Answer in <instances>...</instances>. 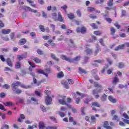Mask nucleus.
<instances>
[{"label":"nucleus","mask_w":129,"mask_h":129,"mask_svg":"<svg viewBox=\"0 0 129 129\" xmlns=\"http://www.w3.org/2000/svg\"><path fill=\"white\" fill-rule=\"evenodd\" d=\"M94 86L95 87H97V88H100L98 90H93V95H95V98H98L99 97V95L97 94L101 92V90L103 89V88L102 87V86L99 85L97 82L94 83Z\"/></svg>","instance_id":"obj_1"},{"label":"nucleus","mask_w":129,"mask_h":129,"mask_svg":"<svg viewBox=\"0 0 129 129\" xmlns=\"http://www.w3.org/2000/svg\"><path fill=\"white\" fill-rule=\"evenodd\" d=\"M46 96L45 97V103L46 105H50L52 103V97L50 96V91L48 90H46L44 91Z\"/></svg>","instance_id":"obj_2"},{"label":"nucleus","mask_w":129,"mask_h":129,"mask_svg":"<svg viewBox=\"0 0 129 129\" xmlns=\"http://www.w3.org/2000/svg\"><path fill=\"white\" fill-rule=\"evenodd\" d=\"M58 101L60 104H62V105H67L69 107V108H71V105H69L66 102V96H62L61 97V98L58 100Z\"/></svg>","instance_id":"obj_3"},{"label":"nucleus","mask_w":129,"mask_h":129,"mask_svg":"<svg viewBox=\"0 0 129 129\" xmlns=\"http://www.w3.org/2000/svg\"><path fill=\"white\" fill-rule=\"evenodd\" d=\"M21 8L25 11L26 12H28V11H29V12H31V13H34L36 14V13H38V11L36 10H34L29 7L25 6H21Z\"/></svg>","instance_id":"obj_4"},{"label":"nucleus","mask_w":129,"mask_h":129,"mask_svg":"<svg viewBox=\"0 0 129 129\" xmlns=\"http://www.w3.org/2000/svg\"><path fill=\"white\" fill-rule=\"evenodd\" d=\"M45 71L46 73L43 70H38L37 72L40 74H43L44 75H45L46 77H48V74L51 72V68L46 69Z\"/></svg>","instance_id":"obj_5"},{"label":"nucleus","mask_w":129,"mask_h":129,"mask_svg":"<svg viewBox=\"0 0 129 129\" xmlns=\"http://www.w3.org/2000/svg\"><path fill=\"white\" fill-rule=\"evenodd\" d=\"M12 88L14 93H16L17 94H20L22 93V90L18 89L17 87H12Z\"/></svg>","instance_id":"obj_6"},{"label":"nucleus","mask_w":129,"mask_h":129,"mask_svg":"<svg viewBox=\"0 0 129 129\" xmlns=\"http://www.w3.org/2000/svg\"><path fill=\"white\" fill-rule=\"evenodd\" d=\"M60 58L62 60H65L66 61H67L68 62H69L70 63V62H72V60H71V58L67 57L66 55L62 54V55H60Z\"/></svg>","instance_id":"obj_7"},{"label":"nucleus","mask_w":129,"mask_h":129,"mask_svg":"<svg viewBox=\"0 0 129 129\" xmlns=\"http://www.w3.org/2000/svg\"><path fill=\"white\" fill-rule=\"evenodd\" d=\"M109 124L108 123V121H105L103 122V126L106 128V129H112V127L110 126H108Z\"/></svg>","instance_id":"obj_8"},{"label":"nucleus","mask_w":129,"mask_h":129,"mask_svg":"<svg viewBox=\"0 0 129 129\" xmlns=\"http://www.w3.org/2000/svg\"><path fill=\"white\" fill-rule=\"evenodd\" d=\"M77 33H82V34H84V33L86 32V28L85 27H82L80 29V28H77Z\"/></svg>","instance_id":"obj_9"},{"label":"nucleus","mask_w":129,"mask_h":129,"mask_svg":"<svg viewBox=\"0 0 129 129\" xmlns=\"http://www.w3.org/2000/svg\"><path fill=\"white\" fill-rule=\"evenodd\" d=\"M88 47H89V45H87L86 46V49L85 50L87 55H89L92 53V49H91L90 48H88Z\"/></svg>","instance_id":"obj_10"},{"label":"nucleus","mask_w":129,"mask_h":129,"mask_svg":"<svg viewBox=\"0 0 129 129\" xmlns=\"http://www.w3.org/2000/svg\"><path fill=\"white\" fill-rule=\"evenodd\" d=\"M108 99L112 103H115V102H116V99L113 98V97H112V96H109L108 97Z\"/></svg>","instance_id":"obj_11"},{"label":"nucleus","mask_w":129,"mask_h":129,"mask_svg":"<svg viewBox=\"0 0 129 129\" xmlns=\"http://www.w3.org/2000/svg\"><path fill=\"white\" fill-rule=\"evenodd\" d=\"M17 58L19 61H21V60H23L24 58H27V52L24 54H22L21 55H17Z\"/></svg>","instance_id":"obj_12"},{"label":"nucleus","mask_w":129,"mask_h":129,"mask_svg":"<svg viewBox=\"0 0 129 129\" xmlns=\"http://www.w3.org/2000/svg\"><path fill=\"white\" fill-rule=\"evenodd\" d=\"M110 33L111 35L113 36V39H116V37H114V35H115V29L113 27H111L110 28Z\"/></svg>","instance_id":"obj_13"},{"label":"nucleus","mask_w":129,"mask_h":129,"mask_svg":"<svg viewBox=\"0 0 129 129\" xmlns=\"http://www.w3.org/2000/svg\"><path fill=\"white\" fill-rule=\"evenodd\" d=\"M95 116L96 117H99V115L98 114H95V116H91V123H92V122H95L96 121V118H95Z\"/></svg>","instance_id":"obj_14"},{"label":"nucleus","mask_w":129,"mask_h":129,"mask_svg":"<svg viewBox=\"0 0 129 129\" xmlns=\"http://www.w3.org/2000/svg\"><path fill=\"white\" fill-rule=\"evenodd\" d=\"M123 49H124V44H123L116 47L114 50L115 51H118V50H122Z\"/></svg>","instance_id":"obj_15"},{"label":"nucleus","mask_w":129,"mask_h":129,"mask_svg":"<svg viewBox=\"0 0 129 129\" xmlns=\"http://www.w3.org/2000/svg\"><path fill=\"white\" fill-rule=\"evenodd\" d=\"M81 58V56H77L75 58H71V60H72V61H70V63H74V62L76 61H79Z\"/></svg>","instance_id":"obj_16"},{"label":"nucleus","mask_w":129,"mask_h":129,"mask_svg":"<svg viewBox=\"0 0 129 129\" xmlns=\"http://www.w3.org/2000/svg\"><path fill=\"white\" fill-rule=\"evenodd\" d=\"M6 62H7L8 66H10V67H13V62H12L11 58H10L9 57L7 58L6 59Z\"/></svg>","instance_id":"obj_17"},{"label":"nucleus","mask_w":129,"mask_h":129,"mask_svg":"<svg viewBox=\"0 0 129 129\" xmlns=\"http://www.w3.org/2000/svg\"><path fill=\"white\" fill-rule=\"evenodd\" d=\"M58 20L59 22H62L64 21V18L62 17L60 12H58Z\"/></svg>","instance_id":"obj_18"},{"label":"nucleus","mask_w":129,"mask_h":129,"mask_svg":"<svg viewBox=\"0 0 129 129\" xmlns=\"http://www.w3.org/2000/svg\"><path fill=\"white\" fill-rule=\"evenodd\" d=\"M70 42L71 43V45H70V47H71V48H73L74 49H76L77 48L76 47V45L74 44V41L72 39H70Z\"/></svg>","instance_id":"obj_19"},{"label":"nucleus","mask_w":129,"mask_h":129,"mask_svg":"<svg viewBox=\"0 0 129 129\" xmlns=\"http://www.w3.org/2000/svg\"><path fill=\"white\" fill-rule=\"evenodd\" d=\"M5 106H14L15 104H14L12 102H7L6 103H4Z\"/></svg>","instance_id":"obj_20"},{"label":"nucleus","mask_w":129,"mask_h":129,"mask_svg":"<svg viewBox=\"0 0 129 129\" xmlns=\"http://www.w3.org/2000/svg\"><path fill=\"white\" fill-rule=\"evenodd\" d=\"M10 33H11V29H3L2 30V34H4V35L10 34Z\"/></svg>","instance_id":"obj_21"},{"label":"nucleus","mask_w":129,"mask_h":129,"mask_svg":"<svg viewBox=\"0 0 129 129\" xmlns=\"http://www.w3.org/2000/svg\"><path fill=\"white\" fill-rule=\"evenodd\" d=\"M61 84H63L64 86V88H66V89H69V86H68V83L66 82V81H62L61 82Z\"/></svg>","instance_id":"obj_22"},{"label":"nucleus","mask_w":129,"mask_h":129,"mask_svg":"<svg viewBox=\"0 0 129 129\" xmlns=\"http://www.w3.org/2000/svg\"><path fill=\"white\" fill-rule=\"evenodd\" d=\"M20 85H21V82H17L13 83L11 85V87H17V86H20Z\"/></svg>","instance_id":"obj_23"},{"label":"nucleus","mask_w":129,"mask_h":129,"mask_svg":"<svg viewBox=\"0 0 129 129\" xmlns=\"http://www.w3.org/2000/svg\"><path fill=\"white\" fill-rule=\"evenodd\" d=\"M107 98V95H106L105 94H103L102 96L101 97V101H106Z\"/></svg>","instance_id":"obj_24"},{"label":"nucleus","mask_w":129,"mask_h":129,"mask_svg":"<svg viewBox=\"0 0 129 129\" xmlns=\"http://www.w3.org/2000/svg\"><path fill=\"white\" fill-rule=\"evenodd\" d=\"M118 81H119L118 78H117V76H116L114 78V79L112 81V84H114V85H116V83H117Z\"/></svg>","instance_id":"obj_25"},{"label":"nucleus","mask_w":129,"mask_h":129,"mask_svg":"<svg viewBox=\"0 0 129 129\" xmlns=\"http://www.w3.org/2000/svg\"><path fill=\"white\" fill-rule=\"evenodd\" d=\"M39 129H44L45 128V124L42 121H41L39 123Z\"/></svg>","instance_id":"obj_26"},{"label":"nucleus","mask_w":129,"mask_h":129,"mask_svg":"<svg viewBox=\"0 0 129 129\" xmlns=\"http://www.w3.org/2000/svg\"><path fill=\"white\" fill-rule=\"evenodd\" d=\"M56 114H58V115H60L61 117H64V116L66 115V114L62 111L57 112Z\"/></svg>","instance_id":"obj_27"},{"label":"nucleus","mask_w":129,"mask_h":129,"mask_svg":"<svg viewBox=\"0 0 129 129\" xmlns=\"http://www.w3.org/2000/svg\"><path fill=\"white\" fill-rule=\"evenodd\" d=\"M21 87H22V88H24L25 89H29V88H32V86H26L24 84H22L20 85Z\"/></svg>","instance_id":"obj_28"},{"label":"nucleus","mask_w":129,"mask_h":129,"mask_svg":"<svg viewBox=\"0 0 129 129\" xmlns=\"http://www.w3.org/2000/svg\"><path fill=\"white\" fill-rule=\"evenodd\" d=\"M94 62H95V63H99V64H102L104 62V60L103 59H96V60H94Z\"/></svg>","instance_id":"obj_29"},{"label":"nucleus","mask_w":129,"mask_h":129,"mask_svg":"<svg viewBox=\"0 0 129 129\" xmlns=\"http://www.w3.org/2000/svg\"><path fill=\"white\" fill-rule=\"evenodd\" d=\"M51 57L53 59V60L57 61V62L59 61V58L56 57L54 53H51Z\"/></svg>","instance_id":"obj_30"},{"label":"nucleus","mask_w":129,"mask_h":129,"mask_svg":"<svg viewBox=\"0 0 129 129\" xmlns=\"http://www.w3.org/2000/svg\"><path fill=\"white\" fill-rule=\"evenodd\" d=\"M57 78H62V77H64V74L63 73V72H60L57 73Z\"/></svg>","instance_id":"obj_31"},{"label":"nucleus","mask_w":129,"mask_h":129,"mask_svg":"<svg viewBox=\"0 0 129 129\" xmlns=\"http://www.w3.org/2000/svg\"><path fill=\"white\" fill-rule=\"evenodd\" d=\"M107 5L108 7H112L113 6V0H109Z\"/></svg>","instance_id":"obj_32"},{"label":"nucleus","mask_w":129,"mask_h":129,"mask_svg":"<svg viewBox=\"0 0 129 129\" xmlns=\"http://www.w3.org/2000/svg\"><path fill=\"white\" fill-rule=\"evenodd\" d=\"M68 17L70 19V20H73L75 17L74 16V14L73 13H70L68 14Z\"/></svg>","instance_id":"obj_33"},{"label":"nucleus","mask_w":129,"mask_h":129,"mask_svg":"<svg viewBox=\"0 0 129 129\" xmlns=\"http://www.w3.org/2000/svg\"><path fill=\"white\" fill-rule=\"evenodd\" d=\"M15 68L16 69H20L21 68V62L20 61H17L15 64Z\"/></svg>","instance_id":"obj_34"},{"label":"nucleus","mask_w":129,"mask_h":129,"mask_svg":"<svg viewBox=\"0 0 129 129\" xmlns=\"http://www.w3.org/2000/svg\"><path fill=\"white\" fill-rule=\"evenodd\" d=\"M26 42L27 40H26L25 39H21L19 41L20 45H25Z\"/></svg>","instance_id":"obj_35"},{"label":"nucleus","mask_w":129,"mask_h":129,"mask_svg":"<svg viewBox=\"0 0 129 129\" xmlns=\"http://www.w3.org/2000/svg\"><path fill=\"white\" fill-rule=\"evenodd\" d=\"M92 106H96V107H99L100 105L97 102H94L92 103Z\"/></svg>","instance_id":"obj_36"},{"label":"nucleus","mask_w":129,"mask_h":129,"mask_svg":"<svg viewBox=\"0 0 129 129\" xmlns=\"http://www.w3.org/2000/svg\"><path fill=\"white\" fill-rule=\"evenodd\" d=\"M3 88H5V89H10L11 88V85L9 84H5L3 85Z\"/></svg>","instance_id":"obj_37"},{"label":"nucleus","mask_w":129,"mask_h":129,"mask_svg":"<svg viewBox=\"0 0 129 129\" xmlns=\"http://www.w3.org/2000/svg\"><path fill=\"white\" fill-rule=\"evenodd\" d=\"M33 83L34 84H36V85H37V86H39V85H40V82H37V79H36V78H35V77H33Z\"/></svg>","instance_id":"obj_38"},{"label":"nucleus","mask_w":129,"mask_h":129,"mask_svg":"<svg viewBox=\"0 0 129 129\" xmlns=\"http://www.w3.org/2000/svg\"><path fill=\"white\" fill-rule=\"evenodd\" d=\"M33 60H34L35 63H41L42 61L41 59H39L38 57H35Z\"/></svg>","instance_id":"obj_39"},{"label":"nucleus","mask_w":129,"mask_h":129,"mask_svg":"<svg viewBox=\"0 0 129 129\" xmlns=\"http://www.w3.org/2000/svg\"><path fill=\"white\" fill-rule=\"evenodd\" d=\"M68 8V7L66 5H64L63 6L61 7V9L64 11V12H66V10Z\"/></svg>","instance_id":"obj_40"},{"label":"nucleus","mask_w":129,"mask_h":129,"mask_svg":"<svg viewBox=\"0 0 129 129\" xmlns=\"http://www.w3.org/2000/svg\"><path fill=\"white\" fill-rule=\"evenodd\" d=\"M39 28L42 32H45V31H46V29H45V28H44V26L43 25H40Z\"/></svg>","instance_id":"obj_41"},{"label":"nucleus","mask_w":129,"mask_h":129,"mask_svg":"<svg viewBox=\"0 0 129 129\" xmlns=\"http://www.w3.org/2000/svg\"><path fill=\"white\" fill-rule=\"evenodd\" d=\"M79 70L81 72V73H84V74H86V71L84 69H82L81 68H79Z\"/></svg>","instance_id":"obj_42"},{"label":"nucleus","mask_w":129,"mask_h":129,"mask_svg":"<svg viewBox=\"0 0 129 129\" xmlns=\"http://www.w3.org/2000/svg\"><path fill=\"white\" fill-rule=\"evenodd\" d=\"M105 19L106 20V21H107V22L109 24H111V23L112 22V20H111V19L107 17H105Z\"/></svg>","instance_id":"obj_43"},{"label":"nucleus","mask_w":129,"mask_h":129,"mask_svg":"<svg viewBox=\"0 0 129 129\" xmlns=\"http://www.w3.org/2000/svg\"><path fill=\"white\" fill-rule=\"evenodd\" d=\"M118 67L119 68H123V67H124V64L122 62H119Z\"/></svg>","instance_id":"obj_44"},{"label":"nucleus","mask_w":129,"mask_h":129,"mask_svg":"<svg viewBox=\"0 0 129 129\" xmlns=\"http://www.w3.org/2000/svg\"><path fill=\"white\" fill-rule=\"evenodd\" d=\"M88 12H93V11H95V8L93 7H89L88 8Z\"/></svg>","instance_id":"obj_45"},{"label":"nucleus","mask_w":129,"mask_h":129,"mask_svg":"<svg viewBox=\"0 0 129 129\" xmlns=\"http://www.w3.org/2000/svg\"><path fill=\"white\" fill-rule=\"evenodd\" d=\"M0 109H1V110H4V111H7V109L5 108V107L2 104H0Z\"/></svg>","instance_id":"obj_46"},{"label":"nucleus","mask_w":129,"mask_h":129,"mask_svg":"<svg viewBox=\"0 0 129 129\" xmlns=\"http://www.w3.org/2000/svg\"><path fill=\"white\" fill-rule=\"evenodd\" d=\"M0 59L1 60V61H2L3 62H5L6 61V59L5 58V57L4 56V55L1 54L0 55Z\"/></svg>","instance_id":"obj_47"},{"label":"nucleus","mask_w":129,"mask_h":129,"mask_svg":"<svg viewBox=\"0 0 129 129\" xmlns=\"http://www.w3.org/2000/svg\"><path fill=\"white\" fill-rule=\"evenodd\" d=\"M77 16H78V17H79V18H81L82 14H81V12L80 11V10H78L77 11Z\"/></svg>","instance_id":"obj_48"},{"label":"nucleus","mask_w":129,"mask_h":129,"mask_svg":"<svg viewBox=\"0 0 129 129\" xmlns=\"http://www.w3.org/2000/svg\"><path fill=\"white\" fill-rule=\"evenodd\" d=\"M90 101H91V99L86 98V100H85V103L88 104V103H89V102H90Z\"/></svg>","instance_id":"obj_49"},{"label":"nucleus","mask_w":129,"mask_h":129,"mask_svg":"<svg viewBox=\"0 0 129 129\" xmlns=\"http://www.w3.org/2000/svg\"><path fill=\"white\" fill-rule=\"evenodd\" d=\"M10 38L11 40H14V39H15V33L13 32L10 34Z\"/></svg>","instance_id":"obj_50"},{"label":"nucleus","mask_w":129,"mask_h":129,"mask_svg":"<svg viewBox=\"0 0 129 129\" xmlns=\"http://www.w3.org/2000/svg\"><path fill=\"white\" fill-rule=\"evenodd\" d=\"M46 129H57V126H48L46 127Z\"/></svg>","instance_id":"obj_51"},{"label":"nucleus","mask_w":129,"mask_h":129,"mask_svg":"<svg viewBox=\"0 0 129 129\" xmlns=\"http://www.w3.org/2000/svg\"><path fill=\"white\" fill-rule=\"evenodd\" d=\"M1 50H2V52L4 53V52H9L10 50L9 48H2Z\"/></svg>","instance_id":"obj_52"},{"label":"nucleus","mask_w":129,"mask_h":129,"mask_svg":"<svg viewBox=\"0 0 129 129\" xmlns=\"http://www.w3.org/2000/svg\"><path fill=\"white\" fill-rule=\"evenodd\" d=\"M90 26H92L93 29H97V26H96V24L95 23H92L90 24Z\"/></svg>","instance_id":"obj_53"},{"label":"nucleus","mask_w":129,"mask_h":129,"mask_svg":"<svg viewBox=\"0 0 129 129\" xmlns=\"http://www.w3.org/2000/svg\"><path fill=\"white\" fill-rule=\"evenodd\" d=\"M125 10H121V17H125Z\"/></svg>","instance_id":"obj_54"},{"label":"nucleus","mask_w":129,"mask_h":129,"mask_svg":"<svg viewBox=\"0 0 129 129\" xmlns=\"http://www.w3.org/2000/svg\"><path fill=\"white\" fill-rule=\"evenodd\" d=\"M50 28H52L53 32H55V25H54L53 24H51Z\"/></svg>","instance_id":"obj_55"},{"label":"nucleus","mask_w":129,"mask_h":129,"mask_svg":"<svg viewBox=\"0 0 129 129\" xmlns=\"http://www.w3.org/2000/svg\"><path fill=\"white\" fill-rule=\"evenodd\" d=\"M94 34H95V35H96V36H100V35H101V32H100V31H95Z\"/></svg>","instance_id":"obj_56"},{"label":"nucleus","mask_w":129,"mask_h":129,"mask_svg":"<svg viewBox=\"0 0 129 129\" xmlns=\"http://www.w3.org/2000/svg\"><path fill=\"white\" fill-rule=\"evenodd\" d=\"M114 25L116 27V28L120 29V25H118V22H116L115 23H114Z\"/></svg>","instance_id":"obj_57"},{"label":"nucleus","mask_w":129,"mask_h":129,"mask_svg":"<svg viewBox=\"0 0 129 129\" xmlns=\"http://www.w3.org/2000/svg\"><path fill=\"white\" fill-rule=\"evenodd\" d=\"M50 118L51 119V120H53V121H54L55 123H57V119H56V118L52 116V117H50Z\"/></svg>","instance_id":"obj_58"},{"label":"nucleus","mask_w":129,"mask_h":129,"mask_svg":"<svg viewBox=\"0 0 129 129\" xmlns=\"http://www.w3.org/2000/svg\"><path fill=\"white\" fill-rule=\"evenodd\" d=\"M37 52L39 55H43V51L41 50V49H37Z\"/></svg>","instance_id":"obj_59"},{"label":"nucleus","mask_w":129,"mask_h":129,"mask_svg":"<svg viewBox=\"0 0 129 129\" xmlns=\"http://www.w3.org/2000/svg\"><path fill=\"white\" fill-rule=\"evenodd\" d=\"M123 116L124 117V118H126L127 119H129L128 115L125 113H123Z\"/></svg>","instance_id":"obj_60"},{"label":"nucleus","mask_w":129,"mask_h":129,"mask_svg":"<svg viewBox=\"0 0 129 129\" xmlns=\"http://www.w3.org/2000/svg\"><path fill=\"white\" fill-rule=\"evenodd\" d=\"M40 108L41 110H42V111H46L47 110L45 106H44L43 105H41Z\"/></svg>","instance_id":"obj_61"},{"label":"nucleus","mask_w":129,"mask_h":129,"mask_svg":"<svg viewBox=\"0 0 129 129\" xmlns=\"http://www.w3.org/2000/svg\"><path fill=\"white\" fill-rule=\"evenodd\" d=\"M0 97H2V98H5V97H6V93H1L0 94Z\"/></svg>","instance_id":"obj_62"},{"label":"nucleus","mask_w":129,"mask_h":129,"mask_svg":"<svg viewBox=\"0 0 129 129\" xmlns=\"http://www.w3.org/2000/svg\"><path fill=\"white\" fill-rule=\"evenodd\" d=\"M52 40H49L48 41V43L49 44V45H51V46H55V44L54 43H52Z\"/></svg>","instance_id":"obj_63"},{"label":"nucleus","mask_w":129,"mask_h":129,"mask_svg":"<svg viewBox=\"0 0 129 129\" xmlns=\"http://www.w3.org/2000/svg\"><path fill=\"white\" fill-rule=\"evenodd\" d=\"M99 42L102 46H104V43H103V40L101 38L99 39Z\"/></svg>","instance_id":"obj_64"}]
</instances>
